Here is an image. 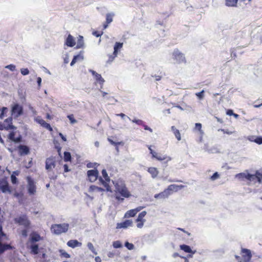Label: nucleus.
I'll use <instances>...</instances> for the list:
<instances>
[{
    "instance_id": "1",
    "label": "nucleus",
    "mask_w": 262,
    "mask_h": 262,
    "mask_svg": "<svg viewBox=\"0 0 262 262\" xmlns=\"http://www.w3.org/2000/svg\"><path fill=\"white\" fill-rule=\"evenodd\" d=\"M113 183L115 186V198L117 201L123 202L124 198H128L131 196L124 181L119 179L113 181Z\"/></svg>"
},
{
    "instance_id": "2",
    "label": "nucleus",
    "mask_w": 262,
    "mask_h": 262,
    "mask_svg": "<svg viewBox=\"0 0 262 262\" xmlns=\"http://www.w3.org/2000/svg\"><path fill=\"white\" fill-rule=\"evenodd\" d=\"M171 58L176 63L178 64L186 63V62L185 54L177 48L174 49L172 51Z\"/></svg>"
},
{
    "instance_id": "3",
    "label": "nucleus",
    "mask_w": 262,
    "mask_h": 262,
    "mask_svg": "<svg viewBox=\"0 0 262 262\" xmlns=\"http://www.w3.org/2000/svg\"><path fill=\"white\" fill-rule=\"evenodd\" d=\"M69 229V224L63 223L61 224H55L52 226L51 230L56 234H60L66 232Z\"/></svg>"
},
{
    "instance_id": "4",
    "label": "nucleus",
    "mask_w": 262,
    "mask_h": 262,
    "mask_svg": "<svg viewBox=\"0 0 262 262\" xmlns=\"http://www.w3.org/2000/svg\"><path fill=\"white\" fill-rule=\"evenodd\" d=\"M101 172L103 178L105 179V181L102 177L99 178V181L106 188V190L107 191L112 192L111 188L108 184V182H110V178L108 176L106 170L104 169H103Z\"/></svg>"
},
{
    "instance_id": "5",
    "label": "nucleus",
    "mask_w": 262,
    "mask_h": 262,
    "mask_svg": "<svg viewBox=\"0 0 262 262\" xmlns=\"http://www.w3.org/2000/svg\"><path fill=\"white\" fill-rule=\"evenodd\" d=\"M11 115L14 118H17L23 114V107L18 103L14 104L11 107Z\"/></svg>"
},
{
    "instance_id": "6",
    "label": "nucleus",
    "mask_w": 262,
    "mask_h": 262,
    "mask_svg": "<svg viewBox=\"0 0 262 262\" xmlns=\"http://www.w3.org/2000/svg\"><path fill=\"white\" fill-rule=\"evenodd\" d=\"M0 190L4 193H12L9 183L6 178L0 179Z\"/></svg>"
},
{
    "instance_id": "7",
    "label": "nucleus",
    "mask_w": 262,
    "mask_h": 262,
    "mask_svg": "<svg viewBox=\"0 0 262 262\" xmlns=\"http://www.w3.org/2000/svg\"><path fill=\"white\" fill-rule=\"evenodd\" d=\"M248 180L250 182L255 183L258 182L259 183H262V171L257 170L254 174H249Z\"/></svg>"
},
{
    "instance_id": "8",
    "label": "nucleus",
    "mask_w": 262,
    "mask_h": 262,
    "mask_svg": "<svg viewBox=\"0 0 262 262\" xmlns=\"http://www.w3.org/2000/svg\"><path fill=\"white\" fill-rule=\"evenodd\" d=\"M27 189L29 194L33 195L36 192V185L34 181L30 177H27Z\"/></svg>"
},
{
    "instance_id": "9",
    "label": "nucleus",
    "mask_w": 262,
    "mask_h": 262,
    "mask_svg": "<svg viewBox=\"0 0 262 262\" xmlns=\"http://www.w3.org/2000/svg\"><path fill=\"white\" fill-rule=\"evenodd\" d=\"M89 72L92 73L94 77L96 82L99 84L100 89H102L103 86V84L105 82L104 79L102 77L101 75L93 70H89Z\"/></svg>"
},
{
    "instance_id": "10",
    "label": "nucleus",
    "mask_w": 262,
    "mask_h": 262,
    "mask_svg": "<svg viewBox=\"0 0 262 262\" xmlns=\"http://www.w3.org/2000/svg\"><path fill=\"white\" fill-rule=\"evenodd\" d=\"M15 221L19 225H23L26 228L28 227L30 224L29 220L25 215H21L19 217L15 219Z\"/></svg>"
},
{
    "instance_id": "11",
    "label": "nucleus",
    "mask_w": 262,
    "mask_h": 262,
    "mask_svg": "<svg viewBox=\"0 0 262 262\" xmlns=\"http://www.w3.org/2000/svg\"><path fill=\"white\" fill-rule=\"evenodd\" d=\"M87 174L90 181L94 182L98 179L99 172L97 169L89 170Z\"/></svg>"
},
{
    "instance_id": "12",
    "label": "nucleus",
    "mask_w": 262,
    "mask_h": 262,
    "mask_svg": "<svg viewBox=\"0 0 262 262\" xmlns=\"http://www.w3.org/2000/svg\"><path fill=\"white\" fill-rule=\"evenodd\" d=\"M185 187V186L180 185H178L176 184H171L168 186V187L165 189L166 191H167V193L169 194V195H170L172 194V192H177L179 190Z\"/></svg>"
},
{
    "instance_id": "13",
    "label": "nucleus",
    "mask_w": 262,
    "mask_h": 262,
    "mask_svg": "<svg viewBox=\"0 0 262 262\" xmlns=\"http://www.w3.org/2000/svg\"><path fill=\"white\" fill-rule=\"evenodd\" d=\"M133 222L132 220H125V221L119 223L117 224L116 228L117 229H126L127 228L129 227H130L132 226Z\"/></svg>"
},
{
    "instance_id": "14",
    "label": "nucleus",
    "mask_w": 262,
    "mask_h": 262,
    "mask_svg": "<svg viewBox=\"0 0 262 262\" xmlns=\"http://www.w3.org/2000/svg\"><path fill=\"white\" fill-rule=\"evenodd\" d=\"M55 159L53 157L47 159L46 161V168L48 170L52 169L55 167Z\"/></svg>"
},
{
    "instance_id": "15",
    "label": "nucleus",
    "mask_w": 262,
    "mask_h": 262,
    "mask_svg": "<svg viewBox=\"0 0 262 262\" xmlns=\"http://www.w3.org/2000/svg\"><path fill=\"white\" fill-rule=\"evenodd\" d=\"M18 149L19 155L21 156L28 155L30 151L29 148L26 145H19L18 146Z\"/></svg>"
},
{
    "instance_id": "16",
    "label": "nucleus",
    "mask_w": 262,
    "mask_h": 262,
    "mask_svg": "<svg viewBox=\"0 0 262 262\" xmlns=\"http://www.w3.org/2000/svg\"><path fill=\"white\" fill-rule=\"evenodd\" d=\"M76 44L74 38L71 34H69L66 39L64 45L69 47H73Z\"/></svg>"
},
{
    "instance_id": "17",
    "label": "nucleus",
    "mask_w": 262,
    "mask_h": 262,
    "mask_svg": "<svg viewBox=\"0 0 262 262\" xmlns=\"http://www.w3.org/2000/svg\"><path fill=\"white\" fill-rule=\"evenodd\" d=\"M42 239V237H41L37 232H33L30 234V241L32 243L38 242Z\"/></svg>"
},
{
    "instance_id": "18",
    "label": "nucleus",
    "mask_w": 262,
    "mask_h": 262,
    "mask_svg": "<svg viewBox=\"0 0 262 262\" xmlns=\"http://www.w3.org/2000/svg\"><path fill=\"white\" fill-rule=\"evenodd\" d=\"M242 253L244 258L243 260H251L252 255L250 250L247 249H242Z\"/></svg>"
},
{
    "instance_id": "19",
    "label": "nucleus",
    "mask_w": 262,
    "mask_h": 262,
    "mask_svg": "<svg viewBox=\"0 0 262 262\" xmlns=\"http://www.w3.org/2000/svg\"><path fill=\"white\" fill-rule=\"evenodd\" d=\"M67 245L69 247L75 248L77 247H80L82 245V244L76 239H71L68 242Z\"/></svg>"
},
{
    "instance_id": "20",
    "label": "nucleus",
    "mask_w": 262,
    "mask_h": 262,
    "mask_svg": "<svg viewBox=\"0 0 262 262\" xmlns=\"http://www.w3.org/2000/svg\"><path fill=\"white\" fill-rule=\"evenodd\" d=\"M169 196V195L167 193V191L165 189L162 192L155 194L154 198L155 199H166Z\"/></svg>"
},
{
    "instance_id": "21",
    "label": "nucleus",
    "mask_w": 262,
    "mask_h": 262,
    "mask_svg": "<svg viewBox=\"0 0 262 262\" xmlns=\"http://www.w3.org/2000/svg\"><path fill=\"white\" fill-rule=\"evenodd\" d=\"M84 47V43L83 40V37L81 35H79L78 37L76 49L83 48Z\"/></svg>"
},
{
    "instance_id": "22",
    "label": "nucleus",
    "mask_w": 262,
    "mask_h": 262,
    "mask_svg": "<svg viewBox=\"0 0 262 262\" xmlns=\"http://www.w3.org/2000/svg\"><path fill=\"white\" fill-rule=\"evenodd\" d=\"M249 173L247 171H246L244 172L236 174L235 175V178L241 180H243L244 179L248 180V179L249 177V176H249Z\"/></svg>"
},
{
    "instance_id": "23",
    "label": "nucleus",
    "mask_w": 262,
    "mask_h": 262,
    "mask_svg": "<svg viewBox=\"0 0 262 262\" xmlns=\"http://www.w3.org/2000/svg\"><path fill=\"white\" fill-rule=\"evenodd\" d=\"M123 47V43L120 42H116L114 46V54H118L119 52Z\"/></svg>"
},
{
    "instance_id": "24",
    "label": "nucleus",
    "mask_w": 262,
    "mask_h": 262,
    "mask_svg": "<svg viewBox=\"0 0 262 262\" xmlns=\"http://www.w3.org/2000/svg\"><path fill=\"white\" fill-rule=\"evenodd\" d=\"M180 249L187 253H191L194 254L195 253V251H192L190 246L186 245H180Z\"/></svg>"
},
{
    "instance_id": "25",
    "label": "nucleus",
    "mask_w": 262,
    "mask_h": 262,
    "mask_svg": "<svg viewBox=\"0 0 262 262\" xmlns=\"http://www.w3.org/2000/svg\"><path fill=\"white\" fill-rule=\"evenodd\" d=\"M37 121H38V122L43 127L49 129V130H51V131L52 130V128L51 127L50 124L47 123L45 120L39 119H38Z\"/></svg>"
},
{
    "instance_id": "26",
    "label": "nucleus",
    "mask_w": 262,
    "mask_h": 262,
    "mask_svg": "<svg viewBox=\"0 0 262 262\" xmlns=\"http://www.w3.org/2000/svg\"><path fill=\"white\" fill-rule=\"evenodd\" d=\"M148 171L151 175L152 178H155L158 174V171L156 168L150 167L148 169Z\"/></svg>"
},
{
    "instance_id": "27",
    "label": "nucleus",
    "mask_w": 262,
    "mask_h": 262,
    "mask_svg": "<svg viewBox=\"0 0 262 262\" xmlns=\"http://www.w3.org/2000/svg\"><path fill=\"white\" fill-rule=\"evenodd\" d=\"M155 159L160 161L164 160H167V162L171 160L170 157H167L166 155H162L159 153L158 154V156L155 158Z\"/></svg>"
},
{
    "instance_id": "28",
    "label": "nucleus",
    "mask_w": 262,
    "mask_h": 262,
    "mask_svg": "<svg viewBox=\"0 0 262 262\" xmlns=\"http://www.w3.org/2000/svg\"><path fill=\"white\" fill-rule=\"evenodd\" d=\"M16 129V127L15 126H6V124L2 123L0 122V130H8L9 129Z\"/></svg>"
},
{
    "instance_id": "29",
    "label": "nucleus",
    "mask_w": 262,
    "mask_h": 262,
    "mask_svg": "<svg viewBox=\"0 0 262 262\" xmlns=\"http://www.w3.org/2000/svg\"><path fill=\"white\" fill-rule=\"evenodd\" d=\"M31 253L33 254H37L38 253V245L36 244H32L30 247Z\"/></svg>"
},
{
    "instance_id": "30",
    "label": "nucleus",
    "mask_w": 262,
    "mask_h": 262,
    "mask_svg": "<svg viewBox=\"0 0 262 262\" xmlns=\"http://www.w3.org/2000/svg\"><path fill=\"white\" fill-rule=\"evenodd\" d=\"M90 191H98L102 192L104 191V189L102 188L99 187L95 185H91L89 188Z\"/></svg>"
},
{
    "instance_id": "31",
    "label": "nucleus",
    "mask_w": 262,
    "mask_h": 262,
    "mask_svg": "<svg viewBox=\"0 0 262 262\" xmlns=\"http://www.w3.org/2000/svg\"><path fill=\"white\" fill-rule=\"evenodd\" d=\"M146 213H147L145 211H143L140 213L138 216L137 219H136V222L145 221V220L144 219V217L146 215Z\"/></svg>"
},
{
    "instance_id": "32",
    "label": "nucleus",
    "mask_w": 262,
    "mask_h": 262,
    "mask_svg": "<svg viewBox=\"0 0 262 262\" xmlns=\"http://www.w3.org/2000/svg\"><path fill=\"white\" fill-rule=\"evenodd\" d=\"M238 0H226V5L228 7H235L236 6Z\"/></svg>"
},
{
    "instance_id": "33",
    "label": "nucleus",
    "mask_w": 262,
    "mask_h": 262,
    "mask_svg": "<svg viewBox=\"0 0 262 262\" xmlns=\"http://www.w3.org/2000/svg\"><path fill=\"white\" fill-rule=\"evenodd\" d=\"M114 14L113 13H107L106 15V23L107 24H110L113 21V17Z\"/></svg>"
},
{
    "instance_id": "34",
    "label": "nucleus",
    "mask_w": 262,
    "mask_h": 262,
    "mask_svg": "<svg viewBox=\"0 0 262 262\" xmlns=\"http://www.w3.org/2000/svg\"><path fill=\"white\" fill-rule=\"evenodd\" d=\"M205 150L210 154L217 153L219 152L218 149L215 147H213L210 148L205 147Z\"/></svg>"
},
{
    "instance_id": "35",
    "label": "nucleus",
    "mask_w": 262,
    "mask_h": 262,
    "mask_svg": "<svg viewBox=\"0 0 262 262\" xmlns=\"http://www.w3.org/2000/svg\"><path fill=\"white\" fill-rule=\"evenodd\" d=\"M71 160V155L70 152L68 151H65L64 152V161L65 162H69Z\"/></svg>"
},
{
    "instance_id": "36",
    "label": "nucleus",
    "mask_w": 262,
    "mask_h": 262,
    "mask_svg": "<svg viewBox=\"0 0 262 262\" xmlns=\"http://www.w3.org/2000/svg\"><path fill=\"white\" fill-rule=\"evenodd\" d=\"M136 211L134 209H132V210H130L129 211H128L126 213H125V216L126 217H133L136 214Z\"/></svg>"
},
{
    "instance_id": "37",
    "label": "nucleus",
    "mask_w": 262,
    "mask_h": 262,
    "mask_svg": "<svg viewBox=\"0 0 262 262\" xmlns=\"http://www.w3.org/2000/svg\"><path fill=\"white\" fill-rule=\"evenodd\" d=\"M4 124H6V126H14L12 125V117H10L6 119L4 121Z\"/></svg>"
},
{
    "instance_id": "38",
    "label": "nucleus",
    "mask_w": 262,
    "mask_h": 262,
    "mask_svg": "<svg viewBox=\"0 0 262 262\" xmlns=\"http://www.w3.org/2000/svg\"><path fill=\"white\" fill-rule=\"evenodd\" d=\"M87 246H88V248L94 254H95V255L97 254V252H96L95 249L94 248L93 245L91 243H90V242L88 243V244H87Z\"/></svg>"
},
{
    "instance_id": "39",
    "label": "nucleus",
    "mask_w": 262,
    "mask_h": 262,
    "mask_svg": "<svg viewBox=\"0 0 262 262\" xmlns=\"http://www.w3.org/2000/svg\"><path fill=\"white\" fill-rule=\"evenodd\" d=\"M132 122L135 123L136 124L139 125H144V121L142 120L134 118V119H131L130 120Z\"/></svg>"
},
{
    "instance_id": "40",
    "label": "nucleus",
    "mask_w": 262,
    "mask_h": 262,
    "mask_svg": "<svg viewBox=\"0 0 262 262\" xmlns=\"http://www.w3.org/2000/svg\"><path fill=\"white\" fill-rule=\"evenodd\" d=\"M118 56L117 54H114V52H113V53L112 55H109L108 56V59L107 61V63H111L113 60L115 59V58Z\"/></svg>"
},
{
    "instance_id": "41",
    "label": "nucleus",
    "mask_w": 262,
    "mask_h": 262,
    "mask_svg": "<svg viewBox=\"0 0 262 262\" xmlns=\"http://www.w3.org/2000/svg\"><path fill=\"white\" fill-rule=\"evenodd\" d=\"M251 141H253L258 144H262V137H257L254 140L249 139Z\"/></svg>"
},
{
    "instance_id": "42",
    "label": "nucleus",
    "mask_w": 262,
    "mask_h": 262,
    "mask_svg": "<svg viewBox=\"0 0 262 262\" xmlns=\"http://www.w3.org/2000/svg\"><path fill=\"white\" fill-rule=\"evenodd\" d=\"M113 246L115 248H120L122 247V245L120 241H117L113 242Z\"/></svg>"
},
{
    "instance_id": "43",
    "label": "nucleus",
    "mask_w": 262,
    "mask_h": 262,
    "mask_svg": "<svg viewBox=\"0 0 262 262\" xmlns=\"http://www.w3.org/2000/svg\"><path fill=\"white\" fill-rule=\"evenodd\" d=\"M69 120L70 121V123L72 124L77 123V120L75 119L74 117V115L73 114L69 115L67 116Z\"/></svg>"
},
{
    "instance_id": "44",
    "label": "nucleus",
    "mask_w": 262,
    "mask_h": 262,
    "mask_svg": "<svg viewBox=\"0 0 262 262\" xmlns=\"http://www.w3.org/2000/svg\"><path fill=\"white\" fill-rule=\"evenodd\" d=\"M204 90H203L202 91H201L200 92H198V93H195V95L197 96V97L201 100V99H203L204 97Z\"/></svg>"
},
{
    "instance_id": "45",
    "label": "nucleus",
    "mask_w": 262,
    "mask_h": 262,
    "mask_svg": "<svg viewBox=\"0 0 262 262\" xmlns=\"http://www.w3.org/2000/svg\"><path fill=\"white\" fill-rule=\"evenodd\" d=\"M195 129L198 130L201 134H203V132L202 130V124L200 123H196L195 124Z\"/></svg>"
},
{
    "instance_id": "46",
    "label": "nucleus",
    "mask_w": 262,
    "mask_h": 262,
    "mask_svg": "<svg viewBox=\"0 0 262 262\" xmlns=\"http://www.w3.org/2000/svg\"><path fill=\"white\" fill-rule=\"evenodd\" d=\"M59 252L60 253L61 256L64 257L66 258H70V255L69 254H68L67 252H66L63 250H59Z\"/></svg>"
},
{
    "instance_id": "47",
    "label": "nucleus",
    "mask_w": 262,
    "mask_h": 262,
    "mask_svg": "<svg viewBox=\"0 0 262 262\" xmlns=\"http://www.w3.org/2000/svg\"><path fill=\"white\" fill-rule=\"evenodd\" d=\"M125 246L128 250H133L134 248V245L133 244H132V243H128V242H125Z\"/></svg>"
},
{
    "instance_id": "48",
    "label": "nucleus",
    "mask_w": 262,
    "mask_h": 262,
    "mask_svg": "<svg viewBox=\"0 0 262 262\" xmlns=\"http://www.w3.org/2000/svg\"><path fill=\"white\" fill-rule=\"evenodd\" d=\"M20 73L23 75H27L29 74V71L27 68H22L20 69Z\"/></svg>"
},
{
    "instance_id": "49",
    "label": "nucleus",
    "mask_w": 262,
    "mask_h": 262,
    "mask_svg": "<svg viewBox=\"0 0 262 262\" xmlns=\"http://www.w3.org/2000/svg\"><path fill=\"white\" fill-rule=\"evenodd\" d=\"M8 108L6 107H3L1 109V113L0 114V119H2L4 118V114Z\"/></svg>"
},
{
    "instance_id": "50",
    "label": "nucleus",
    "mask_w": 262,
    "mask_h": 262,
    "mask_svg": "<svg viewBox=\"0 0 262 262\" xmlns=\"http://www.w3.org/2000/svg\"><path fill=\"white\" fill-rule=\"evenodd\" d=\"M5 68L6 69H8L10 70L11 71H14L16 69L15 66L14 64H12L7 65L6 66H5Z\"/></svg>"
},
{
    "instance_id": "51",
    "label": "nucleus",
    "mask_w": 262,
    "mask_h": 262,
    "mask_svg": "<svg viewBox=\"0 0 262 262\" xmlns=\"http://www.w3.org/2000/svg\"><path fill=\"white\" fill-rule=\"evenodd\" d=\"M54 144L55 148L57 150L59 155L60 156L61 147L60 146L59 144L57 142L55 143V142H54Z\"/></svg>"
},
{
    "instance_id": "52",
    "label": "nucleus",
    "mask_w": 262,
    "mask_h": 262,
    "mask_svg": "<svg viewBox=\"0 0 262 262\" xmlns=\"http://www.w3.org/2000/svg\"><path fill=\"white\" fill-rule=\"evenodd\" d=\"M11 182L13 184H15L17 183V179L16 177H15V175L11 174Z\"/></svg>"
},
{
    "instance_id": "53",
    "label": "nucleus",
    "mask_w": 262,
    "mask_h": 262,
    "mask_svg": "<svg viewBox=\"0 0 262 262\" xmlns=\"http://www.w3.org/2000/svg\"><path fill=\"white\" fill-rule=\"evenodd\" d=\"M15 133L14 132H10L8 135V138L11 141H13L15 138Z\"/></svg>"
},
{
    "instance_id": "54",
    "label": "nucleus",
    "mask_w": 262,
    "mask_h": 262,
    "mask_svg": "<svg viewBox=\"0 0 262 262\" xmlns=\"http://www.w3.org/2000/svg\"><path fill=\"white\" fill-rule=\"evenodd\" d=\"M174 135L176 138L178 140L180 141L181 139V134L179 132V130L176 131L175 133H173Z\"/></svg>"
},
{
    "instance_id": "55",
    "label": "nucleus",
    "mask_w": 262,
    "mask_h": 262,
    "mask_svg": "<svg viewBox=\"0 0 262 262\" xmlns=\"http://www.w3.org/2000/svg\"><path fill=\"white\" fill-rule=\"evenodd\" d=\"M98 164L97 163H91L90 162L87 164L86 166L88 168H95Z\"/></svg>"
},
{
    "instance_id": "56",
    "label": "nucleus",
    "mask_w": 262,
    "mask_h": 262,
    "mask_svg": "<svg viewBox=\"0 0 262 262\" xmlns=\"http://www.w3.org/2000/svg\"><path fill=\"white\" fill-rule=\"evenodd\" d=\"M116 116H119V117H121L122 119H124L125 118H127L128 119H129V120H131V119L126 116L123 113H120V114H116Z\"/></svg>"
},
{
    "instance_id": "57",
    "label": "nucleus",
    "mask_w": 262,
    "mask_h": 262,
    "mask_svg": "<svg viewBox=\"0 0 262 262\" xmlns=\"http://www.w3.org/2000/svg\"><path fill=\"white\" fill-rule=\"evenodd\" d=\"M82 52H80V54L74 56V57H77V60H82L83 59V56L81 54Z\"/></svg>"
},
{
    "instance_id": "58",
    "label": "nucleus",
    "mask_w": 262,
    "mask_h": 262,
    "mask_svg": "<svg viewBox=\"0 0 262 262\" xmlns=\"http://www.w3.org/2000/svg\"><path fill=\"white\" fill-rule=\"evenodd\" d=\"M219 177V174L217 172H215L211 177V179L212 181H214L217 179Z\"/></svg>"
},
{
    "instance_id": "59",
    "label": "nucleus",
    "mask_w": 262,
    "mask_h": 262,
    "mask_svg": "<svg viewBox=\"0 0 262 262\" xmlns=\"http://www.w3.org/2000/svg\"><path fill=\"white\" fill-rule=\"evenodd\" d=\"M142 126L144 127L145 130H148L150 133L152 132V129L150 127H148L147 125H145L144 122V125H142Z\"/></svg>"
},
{
    "instance_id": "60",
    "label": "nucleus",
    "mask_w": 262,
    "mask_h": 262,
    "mask_svg": "<svg viewBox=\"0 0 262 262\" xmlns=\"http://www.w3.org/2000/svg\"><path fill=\"white\" fill-rule=\"evenodd\" d=\"M145 221H139L137 224V227L139 228H141L143 226L144 223Z\"/></svg>"
},
{
    "instance_id": "61",
    "label": "nucleus",
    "mask_w": 262,
    "mask_h": 262,
    "mask_svg": "<svg viewBox=\"0 0 262 262\" xmlns=\"http://www.w3.org/2000/svg\"><path fill=\"white\" fill-rule=\"evenodd\" d=\"M21 140V136H19L17 138H15L13 142L15 143H19Z\"/></svg>"
},
{
    "instance_id": "62",
    "label": "nucleus",
    "mask_w": 262,
    "mask_h": 262,
    "mask_svg": "<svg viewBox=\"0 0 262 262\" xmlns=\"http://www.w3.org/2000/svg\"><path fill=\"white\" fill-rule=\"evenodd\" d=\"M6 235L3 232L2 226L0 224V237L2 238L3 236H6Z\"/></svg>"
},
{
    "instance_id": "63",
    "label": "nucleus",
    "mask_w": 262,
    "mask_h": 262,
    "mask_svg": "<svg viewBox=\"0 0 262 262\" xmlns=\"http://www.w3.org/2000/svg\"><path fill=\"white\" fill-rule=\"evenodd\" d=\"M77 57H74L71 63H70V65L71 66H73L74 65V64L77 61Z\"/></svg>"
},
{
    "instance_id": "64",
    "label": "nucleus",
    "mask_w": 262,
    "mask_h": 262,
    "mask_svg": "<svg viewBox=\"0 0 262 262\" xmlns=\"http://www.w3.org/2000/svg\"><path fill=\"white\" fill-rule=\"evenodd\" d=\"M150 154L152 155V157L153 158H155L158 156V152L155 151L154 150H151Z\"/></svg>"
}]
</instances>
